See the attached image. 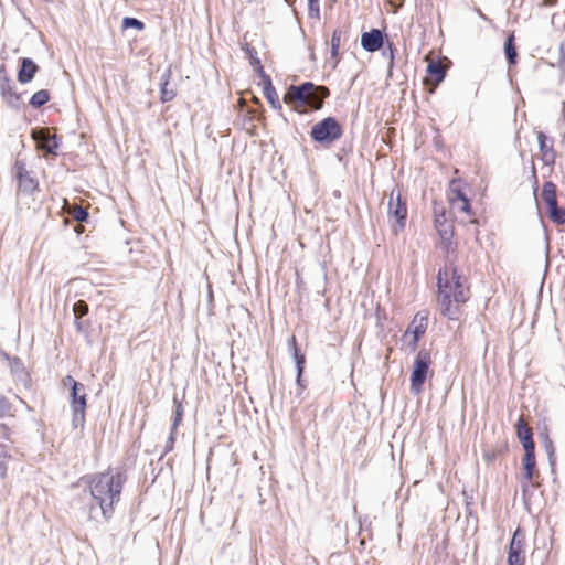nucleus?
Wrapping results in <instances>:
<instances>
[{"instance_id":"nucleus-1","label":"nucleus","mask_w":565,"mask_h":565,"mask_svg":"<svg viewBox=\"0 0 565 565\" xmlns=\"http://www.w3.org/2000/svg\"><path fill=\"white\" fill-rule=\"evenodd\" d=\"M126 477L120 472L107 470L89 477L88 488L93 500L99 507L105 520H109L114 505L120 500Z\"/></svg>"},{"instance_id":"nucleus-2","label":"nucleus","mask_w":565,"mask_h":565,"mask_svg":"<svg viewBox=\"0 0 565 565\" xmlns=\"http://www.w3.org/2000/svg\"><path fill=\"white\" fill-rule=\"evenodd\" d=\"M329 96V89L324 86H316L310 82L299 86H290L285 95L286 103H296L300 106H309L320 109L322 102Z\"/></svg>"},{"instance_id":"nucleus-3","label":"nucleus","mask_w":565,"mask_h":565,"mask_svg":"<svg viewBox=\"0 0 565 565\" xmlns=\"http://www.w3.org/2000/svg\"><path fill=\"white\" fill-rule=\"evenodd\" d=\"M470 297L468 285H438V303L441 313L449 319H456L458 307Z\"/></svg>"},{"instance_id":"nucleus-4","label":"nucleus","mask_w":565,"mask_h":565,"mask_svg":"<svg viewBox=\"0 0 565 565\" xmlns=\"http://www.w3.org/2000/svg\"><path fill=\"white\" fill-rule=\"evenodd\" d=\"M431 364V356L428 350L422 349L418 351L413 365L411 374V391L418 395L423 391V385L427 379L429 366Z\"/></svg>"},{"instance_id":"nucleus-5","label":"nucleus","mask_w":565,"mask_h":565,"mask_svg":"<svg viewBox=\"0 0 565 565\" xmlns=\"http://www.w3.org/2000/svg\"><path fill=\"white\" fill-rule=\"evenodd\" d=\"M388 218L390 221H395V224L392 225V230L395 234H398V232L405 227L407 206L398 189L391 191L388 199Z\"/></svg>"},{"instance_id":"nucleus-6","label":"nucleus","mask_w":565,"mask_h":565,"mask_svg":"<svg viewBox=\"0 0 565 565\" xmlns=\"http://www.w3.org/2000/svg\"><path fill=\"white\" fill-rule=\"evenodd\" d=\"M342 135L339 122L333 117H327L316 124L311 129V137L315 141L321 143H331L338 140Z\"/></svg>"},{"instance_id":"nucleus-7","label":"nucleus","mask_w":565,"mask_h":565,"mask_svg":"<svg viewBox=\"0 0 565 565\" xmlns=\"http://www.w3.org/2000/svg\"><path fill=\"white\" fill-rule=\"evenodd\" d=\"M71 407L73 411L72 425L77 428L83 425L86 409V392L83 384H74L71 390Z\"/></svg>"},{"instance_id":"nucleus-8","label":"nucleus","mask_w":565,"mask_h":565,"mask_svg":"<svg viewBox=\"0 0 565 565\" xmlns=\"http://www.w3.org/2000/svg\"><path fill=\"white\" fill-rule=\"evenodd\" d=\"M427 329V313L418 312L415 315L413 321L411 322L408 329L406 330L404 338L408 339L412 337L408 342V347L412 351H415L417 348V343L420 337L425 333Z\"/></svg>"},{"instance_id":"nucleus-9","label":"nucleus","mask_w":565,"mask_h":565,"mask_svg":"<svg viewBox=\"0 0 565 565\" xmlns=\"http://www.w3.org/2000/svg\"><path fill=\"white\" fill-rule=\"evenodd\" d=\"M524 534L518 529L511 540L508 553L509 565H524Z\"/></svg>"},{"instance_id":"nucleus-10","label":"nucleus","mask_w":565,"mask_h":565,"mask_svg":"<svg viewBox=\"0 0 565 565\" xmlns=\"http://www.w3.org/2000/svg\"><path fill=\"white\" fill-rule=\"evenodd\" d=\"M19 189L25 193H32L38 189V181L25 169V164L18 160L14 164Z\"/></svg>"},{"instance_id":"nucleus-11","label":"nucleus","mask_w":565,"mask_h":565,"mask_svg":"<svg viewBox=\"0 0 565 565\" xmlns=\"http://www.w3.org/2000/svg\"><path fill=\"white\" fill-rule=\"evenodd\" d=\"M535 445L534 441H531L529 438L524 443V457L522 459V465L524 469V477L527 481H531L534 476L535 470V455H534Z\"/></svg>"},{"instance_id":"nucleus-12","label":"nucleus","mask_w":565,"mask_h":565,"mask_svg":"<svg viewBox=\"0 0 565 565\" xmlns=\"http://www.w3.org/2000/svg\"><path fill=\"white\" fill-rule=\"evenodd\" d=\"M361 45L367 52H375L383 45V34L379 29L365 32L361 36Z\"/></svg>"},{"instance_id":"nucleus-13","label":"nucleus","mask_w":565,"mask_h":565,"mask_svg":"<svg viewBox=\"0 0 565 565\" xmlns=\"http://www.w3.org/2000/svg\"><path fill=\"white\" fill-rule=\"evenodd\" d=\"M537 142L541 151V159L545 166H553L556 159V152L553 147V142L547 143V137L544 132L537 134Z\"/></svg>"},{"instance_id":"nucleus-14","label":"nucleus","mask_w":565,"mask_h":565,"mask_svg":"<svg viewBox=\"0 0 565 565\" xmlns=\"http://www.w3.org/2000/svg\"><path fill=\"white\" fill-rule=\"evenodd\" d=\"M288 348L292 354V358H294V361H295V364H296V369H297V384L302 388V384H301V376H302V372H303V365H305V362H306V358L305 355L300 352L299 348L297 347V341H296V337L292 335L289 340H288Z\"/></svg>"},{"instance_id":"nucleus-15","label":"nucleus","mask_w":565,"mask_h":565,"mask_svg":"<svg viewBox=\"0 0 565 565\" xmlns=\"http://www.w3.org/2000/svg\"><path fill=\"white\" fill-rule=\"evenodd\" d=\"M435 226L441 239L449 242L454 232L452 226L447 222L444 212L439 215L437 210H435Z\"/></svg>"},{"instance_id":"nucleus-16","label":"nucleus","mask_w":565,"mask_h":565,"mask_svg":"<svg viewBox=\"0 0 565 565\" xmlns=\"http://www.w3.org/2000/svg\"><path fill=\"white\" fill-rule=\"evenodd\" d=\"M38 71V65L31 58H23L21 70L18 74L20 83L25 84L32 81Z\"/></svg>"},{"instance_id":"nucleus-17","label":"nucleus","mask_w":565,"mask_h":565,"mask_svg":"<svg viewBox=\"0 0 565 565\" xmlns=\"http://www.w3.org/2000/svg\"><path fill=\"white\" fill-rule=\"evenodd\" d=\"M242 50L245 52L247 57L249 58V63L253 66L254 71L259 75V77H265L267 74L265 73L260 60L257 56V51L250 46L248 43H245L242 46Z\"/></svg>"},{"instance_id":"nucleus-18","label":"nucleus","mask_w":565,"mask_h":565,"mask_svg":"<svg viewBox=\"0 0 565 565\" xmlns=\"http://www.w3.org/2000/svg\"><path fill=\"white\" fill-rule=\"evenodd\" d=\"M260 78L263 79V83H264V94H265V97L267 98V100L270 103L273 108H275V109L281 108L279 97L277 95L275 87L271 84L270 77L268 75H266L265 77H260Z\"/></svg>"},{"instance_id":"nucleus-19","label":"nucleus","mask_w":565,"mask_h":565,"mask_svg":"<svg viewBox=\"0 0 565 565\" xmlns=\"http://www.w3.org/2000/svg\"><path fill=\"white\" fill-rule=\"evenodd\" d=\"M171 78V71L167 70L161 75L160 81V99L162 103L172 100L175 97V92L168 89V85Z\"/></svg>"},{"instance_id":"nucleus-20","label":"nucleus","mask_w":565,"mask_h":565,"mask_svg":"<svg viewBox=\"0 0 565 565\" xmlns=\"http://www.w3.org/2000/svg\"><path fill=\"white\" fill-rule=\"evenodd\" d=\"M542 199L547 207L557 203L556 185L552 181H547L543 184Z\"/></svg>"},{"instance_id":"nucleus-21","label":"nucleus","mask_w":565,"mask_h":565,"mask_svg":"<svg viewBox=\"0 0 565 565\" xmlns=\"http://www.w3.org/2000/svg\"><path fill=\"white\" fill-rule=\"evenodd\" d=\"M449 204L454 213H465L468 216L471 215V206L467 196L457 198V200L449 202Z\"/></svg>"},{"instance_id":"nucleus-22","label":"nucleus","mask_w":565,"mask_h":565,"mask_svg":"<svg viewBox=\"0 0 565 565\" xmlns=\"http://www.w3.org/2000/svg\"><path fill=\"white\" fill-rule=\"evenodd\" d=\"M504 52H505L509 64L514 65L516 63L518 53H516V47L514 44V35L513 34L508 36V39L504 43Z\"/></svg>"},{"instance_id":"nucleus-23","label":"nucleus","mask_w":565,"mask_h":565,"mask_svg":"<svg viewBox=\"0 0 565 565\" xmlns=\"http://www.w3.org/2000/svg\"><path fill=\"white\" fill-rule=\"evenodd\" d=\"M427 72L435 84H439L445 77V71L439 62H431L427 66Z\"/></svg>"},{"instance_id":"nucleus-24","label":"nucleus","mask_w":565,"mask_h":565,"mask_svg":"<svg viewBox=\"0 0 565 565\" xmlns=\"http://www.w3.org/2000/svg\"><path fill=\"white\" fill-rule=\"evenodd\" d=\"M11 459V455L9 454V448L7 445L0 443V478L4 479L7 477V463Z\"/></svg>"},{"instance_id":"nucleus-25","label":"nucleus","mask_w":565,"mask_h":565,"mask_svg":"<svg viewBox=\"0 0 565 565\" xmlns=\"http://www.w3.org/2000/svg\"><path fill=\"white\" fill-rule=\"evenodd\" d=\"M541 438H542L543 448H544V450H545V452L547 455L548 461H550L551 465H554V461H555V448H554L553 441L550 438L547 433H542L541 434Z\"/></svg>"},{"instance_id":"nucleus-26","label":"nucleus","mask_w":565,"mask_h":565,"mask_svg":"<svg viewBox=\"0 0 565 565\" xmlns=\"http://www.w3.org/2000/svg\"><path fill=\"white\" fill-rule=\"evenodd\" d=\"M548 215L554 223L565 224V207H559L557 203L548 207Z\"/></svg>"},{"instance_id":"nucleus-27","label":"nucleus","mask_w":565,"mask_h":565,"mask_svg":"<svg viewBox=\"0 0 565 565\" xmlns=\"http://www.w3.org/2000/svg\"><path fill=\"white\" fill-rule=\"evenodd\" d=\"M50 99V94L46 89H41L34 93L30 99V105L38 108L46 104Z\"/></svg>"},{"instance_id":"nucleus-28","label":"nucleus","mask_w":565,"mask_h":565,"mask_svg":"<svg viewBox=\"0 0 565 565\" xmlns=\"http://www.w3.org/2000/svg\"><path fill=\"white\" fill-rule=\"evenodd\" d=\"M174 404V414H173V422H172V430H177L178 426L180 425L182 417H183V407L180 401H178L177 397L173 398Z\"/></svg>"},{"instance_id":"nucleus-29","label":"nucleus","mask_w":565,"mask_h":565,"mask_svg":"<svg viewBox=\"0 0 565 565\" xmlns=\"http://www.w3.org/2000/svg\"><path fill=\"white\" fill-rule=\"evenodd\" d=\"M448 201L451 202L454 200H457V198H466L463 192L460 189V183L456 180H452L449 185V190L447 193Z\"/></svg>"},{"instance_id":"nucleus-30","label":"nucleus","mask_w":565,"mask_h":565,"mask_svg":"<svg viewBox=\"0 0 565 565\" xmlns=\"http://www.w3.org/2000/svg\"><path fill=\"white\" fill-rule=\"evenodd\" d=\"M518 437L520 438V440L522 441V445L524 446V443L527 440V438L533 441V438H532V433L530 430V428H527L523 422L522 418H520L518 420Z\"/></svg>"},{"instance_id":"nucleus-31","label":"nucleus","mask_w":565,"mask_h":565,"mask_svg":"<svg viewBox=\"0 0 565 565\" xmlns=\"http://www.w3.org/2000/svg\"><path fill=\"white\" fill-rule=\"evenodd\" d=\"M342 31L334 30L331 38V55L337 57L339 47L341 45Z\"/></svg>"},{"instance_id":"nucleus-32","label":"nucleus","mask_w":565,"mask_h":565,"mask_svg":"<svg viewBox=\"0 0 565 565\" xmlns=\"http://www.w3.org/2000/svg\"><path fill=\"white\" fill-rule=\"evenodd\" d=\"M12 405L4 396L0 397V417L12 416Z\"/></svg>"},{"instance_id":"nucleus-33","label":"nucleus","mask_w":565,"mask_h":565,"mask_svg":"<svg viewBox=\"0 0 565 565\" xmlns=\"http://www.w3.org/2000/svg\"><path fill=\"white\" fill-rule=\"evenodd\" d=\"M122 26L124 28H135L137 30H143L145 24L138 19L126 17L122 20Z\"/></svg>"},{"instance_id":"nucleus-34","label":"nucleus","mask_w":565,"mask_h":565,"mask_svg":"<svg viewBox=\"0 0 565 565\" xmlns=\"http://www.w3.org/2000/svg\"><path fill=\"white\" fill-rule=\"evenodd\" d=\"M74 313L77 318H82L88 312V306L85 301L79 300L73 306Z\"/></svg>"},{"instance_id":"nucleus-35","label":"nucleus","mask_w":565,"mask_h":565,"mask_svg":"<svg viewBox=\"0 0 565 565\" xmlns=\"http://www.w3.org/2000/svg\"><path fill=\"white\" fill-rule=\"evenodd\" d=\"M308 9H309L310 17L319 19V15H320L319 0H308Z\"/></svg>"},{"instance_id":"nucleus-36","label":"nucleus","mask_w":565,"mask_h":565,"mask_svg":"<svg viewBox=\"0 0 565 565\" xmlns=\"http://www.w3.org/2000/svg\"><path fill=\"white\" fill-rule=\"evenodd\" d=\"M57 147V142L55 140V137H47L43 142H42V148L44 150H46L47 152H53L54 149Z\"/></svg>"},{"instance_id":"nucleus-37","label":"nucleus","mask_w":565,"mask_h":565,"mask_svg":"<svg viewBox=\"0 0 565 565\" xmlns=\"http://www.w3.org/2000/svg\"><path fill=\"white\" fill-rule=\"evenodd\" d=\"M88 216V213L86 212V210H84L83 207L78 206L76 207L74 211H73V217L76 220V221H85Z\"/></svg>"},{"instance_id":"nucleus-38","label":"nucleus","mask_w":565,"mask_h":565,"mask_svg":"<svg viewBox=\"0 0 565 565\" xmlns=\"http://www.w3.org/2000/svg\"><path fill=\"white\" fill-rule=\"evenodd\" d=\"M175 441V430L171 429L170 436L168 437L166 445H164V452H169L173 449Z\"/></svg>"},{"instance_id":"nucleus-39","label":"nucleus","mask_w":565,"mask_h":565,"mask_svg":"<svg viewBox=\"0 0 565 565\" xmlns=\"http://www.w3.org/2000/svg\"><path fill=\"white\" fill-rule=\"evenodd\" d=\"M10 428L6 424L0 425V438L10 440Z\"/></svg>"},{"instance_id":"nucleus-40","label":"nucleus","mask_w":565,"mask_h":565,"mask_svg":"<svg viewBox=\"0 0 565 565\" xmlns=\"http://www.w3.org/2000/svg\"><path fill=\"white\" fill-rule=\"evenodd\" d=\"M437 282L438 284H441V282H449L448 281V278H447V271L445 270V273H443L441 270H439L438 275H437Z\"/></svg>"},{"instance_id":"nucleus-41","label":"nucleus","mask_w":565,"mask_h":565,"mask_svg":"<svg viewBox=\"0 0 565 565\" xmlns=\"http://www.w3.org/2000/svg\"><path fill=\"white\" fill-rule=\"evenodd\" d=\"M64 384L65 385H68L71 387V390L74 387V384H79L78 382H76L71 375H67L64 380H63Z\"/></svg>"},{"instance_id":"nucleus-42","label":"nucleus","mask_w":565,"mask_h":565,"mask_svg":"<svg viewBox=\"0 0 565 565\" xmlns=\"http://www.w3.org/2000/svg\"><path fill=\"white\" fill-rule=\"evenodd\" d=\"M19 365H20L19 359H14L13 364H12L11 367L14 369V367H18Z\"/></svg>"},{"instance_id":"nucleus-43","label":"nucleus","mask_w":565,"mask_h":565,"mask_svg":"<svg viewBox=\"0 0 565 565\" xmlns=\"http://www.w3.org/2000/svg\"><path fill=\"white\" fill-rule=\"evenodd\" d=\"M561 52L565 56V39L564 42L561 44Z\"/></svg>"},{"instance_id":"nucleus-44","label":"nucleus","mask_w":565,"mask_h":565,"mask_svg":"<svg viewBox=\"0 0 565 565\" xmlns=\"http://www.w3.org/2000/svg\"><path fill=\"white\" fill-rule=\"evenodd\" d=\"M545 4H552L554 0H544Z\"/></svg>"},{"instance_id":"nucleus-45","label":"nucleus","mask_w":565,"mask_h":565,"mask_svg":"<svg viewBox=\"0 0 565 565\" xmlns=\"http://www.w3.org/2000/svg\"><path fill=\"white\" fill-rule=\"evenodd\" d=\"M207 292L211 295V284H207Z\"/></svg>"},{"instance_id":"nucleus-46","label":"nucleus","mask_w":565,"mask_h":565,"mask_svg":"<svg viewBox=\"0 0 565 565\" xmlns=\"http://www.w3.org/2000/svg\"><path fill=\"white\" fill-rule=\"evenodd\" d=\"M543 286H544V285H540V289H539V292H540V294L543 291Z\"/></svg>"}]
</instances>
